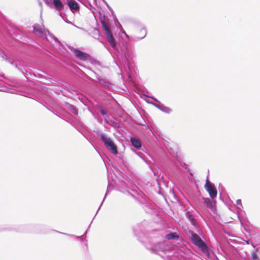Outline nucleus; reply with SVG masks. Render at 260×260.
<instances>
[{
    "label": "nucleus",
    "mask_w": 260,
    "mask_h": 260,
    "mask_svg": "<svg viewBox=\"0 0 260 260\" xmlns=\"http://www.w3.org/2000/svg\"><path fill=\"white\" fill-rule=\"evenodd\" d=\"M191 235V240L192 243L200 248L204 253L208 252L206 244L202 240L199 236L192 232H189Z\"/></svg>",
    "instance_id": "nucleus-1"
},
{
    "label": "nucleus",
    "mask_w": 260,
    "mask_h": 260,
    "mask_svg": "<svg viewBox=\"0 0 260 260\" xmlns=\"http://www.w3.org/2000/svg\"><path fill=\"white\" fill-rule=\"evenodd\" d=\"M205 187L207 191L209 193L211 198L214 199L216 197L217 190L216 188L215 187L214 185L212 183L209 182L208 180L206 181Z\"/></svg>",
    "instance_id": "nucleus-2"
},
{
    "label": "nucleus",
    "mask_w": 260,
    "mask_h": 260,
    "mask_svg": "<svg viewBox=\"0 0 260 260\" xmlns=\"http://www.w3.org/2000/svg\"><path fill=\"white\" fill-rule=\"evenodd\" d=\"M72 50L75 54V56L81 60H86L90 57V55L80 50L74 48Z\"/></svg>",
    "instance_id": "nucleus-3"
},
{
    "label": "nucleus",
    "mask_w": 260,
    "mask_h": 260,
    "mask_svg": "<svg viewBox=\"0 0 260 260\" xmlns=\"http://www.w3.org/2000/svg\"><path fill=\"white\" fill-rule=\"evenodd\" d=\"M34 32H37L41 36L45 35L47 32L49 31L46 29L43 24L42 23L41 24H36L33 26Z\"/></svg>",
    "instance_id": "nucleus-4"
},
{
    "label": "nucleus",
    "mask_w": 260,
    "mask_h": 260,
    "mask_svg": "<svg viewBox=\"0 0 260 260\" xmlns=\"http://www.w3.org/2000/svg\"><path fill=\"white\" fill-rule=\"evenodd\" d=\"M67 4L72 11L79 9V5L75 0H67Z\"/></svg>",
    "instance_id": "nucleus-5"
},
{
    "label": "nucleus",
    "mask_w": 260,
    "mask_h": 260,
    "mask_svg": "<svg viewBox=\"0 0 260 260\" xmlns=\"http://www.w3.org/2000/svg\"><path fill=\"white\" fill-rule=\"evenodd\" d=\"M105 35L107 36V39L108 41L110 43L111 45L113 47H115L116 46V43L115 42V39H114L111 32H109L107 34H106Z\"/></svg>",
    "instance_id": "nucleus-6"
},
{
    "label": "nucleus",
    "mask_w": 260,
    "mask_h": 260,
    "mask_svg": "<svg viewBox=\"0 0 260 260\" xmlns=\"http://www.w3.org/2000/svg\"><path fill=\"white\" fill-rule=\"evenodd\" d=\"M55 8L57 11H61L63 9V5L60 0H53Z\"/></svg>",
    "instance_id": "nucleus-7"
},
{
    "label": "nucleus",
    "mask_w": 260,
    "mask_h": 260,
    "mask_svg": "<svg viewBox=\"0 0 260 260\" xmlns=\"http://www.w3.org/2000/svg\"><path fill=\"white\" fill-rule=\"evenodd\" d=\"M131 142L133 146L135 148L139 149L141 147V143L139 139L135 138H132L131 139Z\"/></svg>",
    "instance_id": "nucleus-8"
},
{
    "label": "nucleus",
    "mask_w": 260,
    "mask_h": 260,
    "mask_svg": "<svg viewBox=\"0 0 260 260\" xmlns=\"http://www.w3.org/2000/svg\"><path fill=\"white\" fill-rule=\"evenodd\" d=\"M107 148L110 150L113 154H117L118 153V151L117 149V147L113 142L111 143V144L108 145Z\"/></svg>",
    "instance_id": "nucleus-9"
},
{
    "label": "nucleus",
    "mask_w": 260,
    "mask_h": 260,
    "mask_svg": "<svg viewBox=\"0 0 260 260\" xmlns=\"http://www.w3.org/2000/svg\"><path fill=\"white\" fill-rule=\"evenodd\" d=\"M102 26L105 31V33L107 34L109 32H111L109 28V25L108 22L105 21H102L101 22Z\"/></svg>",
    "instance_id": "nucleus-10"
},
{
    "label": "nucleus",
    "mask_w": 260,
    "mask_h": 260,
    "mask_svg": "<svg viewBox=\"0 0 260 260\" xmlns=\"http://www.w3.org/2000/svg\"><path fill=\"white\" fill-rule=\"evenodd\" d=\"M101 138L104 142L105 145L106 147L110 145L111 143L113 142V141L110 138H108V137H106L104 135H101Z\"/></svg>",
    "instance_id": "nucleus-11"
},
{
    "label": "nucleus",
    "mask_w": 260,
    "mask_h": 260,
    "mask_svg": "<svg viewBox=\"0 0 260 260\" xmlns=\"http://www.w3.org/2000/svg\"><path fill=\"white\" fill-rule=\"evenodd\" d=\"M204 203L206 204V206L209 208L213 209V205L211 200L209 198H204Z\"/></svg>",
    "instance_id": "nucleus-12"
},
{
    "label": "nucleus",
    "mask_w": 260,
    "mask_h": 260,
    "mask_svg": "<svg viewBox=\"0 0 260 260\" xmlns=\"http://www.w3.org/2000/svg\"><path fill=\"white\" fill-rule=\"evenodd\" d=\"M178 237L179 236L175 233H171L166 236V238L168 240L178 239Z\"/></svg>",
    "instance_id": "nucleus-13"
},
{
    "label": "nucleus",
    "mask_w": 260,
    "mask_h": 260,
    "mask_svg": "<svg viewBox=\"0 0 260 260\" xmlns=\"http://www.w3.org/2000/svg\"><path fill=\"white\" fill-rule=\"evenodd\" d=\"M185 215H186V217L188 218V219L190 221L191 223L192 224H194L196 221H195V219L194 218L193 215L192 214H191L189 212H187L186 213Z\"/></svg>",
    "instance_id": "nucleus-14"
},
{
    "label": "nucleus",
    "mask_w": 260,
    "mask_h": 260,
    "mask_svg": "<svg viewBox=\"0 0 260 260\" xmlns=\"http://www.w3.org/2000/svg\"><path fill=\"white\" fill-rule=\"evenodd\" d=\"M101 113L103 115H105L106 114V111L103 109H101Z\"/></svg>",
    "instance_id": "nucleus-15"
},
{
    "label": "nucleus",
    "mask_w": 260,
    "mask_h": 260,
    "mask_svg": "<svg viewBox=\"0 0 260 260\" xmlns=\"http://www.w3.org/2000/svg\"><path fill=\"white\" fill-rule=\"evenodd\" d=\"M252 256L253 259H255V258H257V255L255 253H253Z\"/></svg>",
    "instance_id": "nucleus-16"
},
{
    "label": "nucleus",
    "mask_w": 260,
    "mask_h": 260,
    "mask_svg": "<svg viewBox=\"0 0 260 260\" xmlns=\"http://www.w3.org/2000/svg\"><path fill=\"white\" fill-rule=\"evenodd\" d=\"M241 200H238L237 201V204H241Z\"/></svg>",
    "instance_id": "nucleus-17"
},
{
    "label": "nucleus",
    "mask_w": 260,
    "mask_h": 260,
    "mask_svg": "<svg viewBox=\"0 0 260 260\" xmlns=\"http://www.w3.org/2000/svg\"><path fill=\"white\" fill-rule=\"evenodd\" d=\"M231 221H232V220H230V221H228V222H231ZM225 223H227V222H225Z\"/></svg>",
    "instance_id": "nucleus-18"
}]
</instances>
